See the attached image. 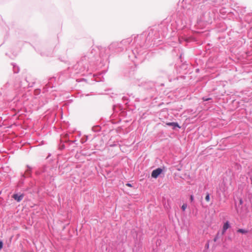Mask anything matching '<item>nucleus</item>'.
<instances>
[{
  "label": "nucleus",
  "mask_w": 252,
  "mask_h": 252,
  "mask_svg": "<svg viewBox=\"0 0 252 252\" xmlns=\"http://www.w3.org/2000/svg\"><path fill=\"white\" fill-rule=\"evenodd\" d=\"M141 35L137 36L135 39V42H132V39L130 37L125 39L121 42H114L111 43L107 48L106 52L107 54L114 55L123 51L124 49H126V54L128 59L133 63H135V60H139L142 61L143 59L142 56L144 51L145 48L144 42L145 39L141 43H139V41L142 39Z\"/></svg>",
  "instance_id": "1"
},
{
  "label": "nucleus",
  "mask_w": 252,
  "mask_h": 252,
  "mask_svg": "<svg viewBox=\"0 0 252 252\" xmlns=\"http://www.w3.org/2000/svg\"><path fill=\"white\" fill-rule=\"evenodd\" d=\"M207 0H191L190 5L187 8L186 14L191 20L197 17V22L203 25L211 24L214 18V13L211 9L206 10L202 3Z\"/></svg>",
  "instance_id": "2"
},
{
  "label": "nucleus",
  "mask_w": 252,
  "mask_h": 252,
  "mask_svg": "<svg viewBox=\"0 0 252 252\" xmlns=\"http://www.w3.org/2000/svg\"><path fill=\"white\" fill-rule=\"evenodd\" d=\"M86 57L87 56L82 57L81 60L73 66V69L76 71L75 73H82L89 70V63L86 62ZM90 70H92L91 67H90Z\"/></svg>",
  "instance_id": "3"
},
{
  "label": "nucleus",
  "mask_w": 252,
  "mask_h": 252,
  "mask_svg": "<svg viewBox=\"0 0 252 252\" xmlns=\"http://www.w3.org/2000/svg\"><path fill=\"white\" fill-rule=\"evenodd\" d=\"M99 49L98 48L92 47L85 54L84 56H86V62H87L89 64L94 62L98 57V53H99ZM90 67H91V64H90Z\"/></svg>",
  "instance_id": "4"
},
{
  "label": "nucleus",
  "mask_w": 252,
  "mask_h": 252,
  "mask_svg": "<svg viewBox=\"0 0 252 252\" xmlns=\"http://www.w3.org/2000/svg\"><path fill=\"white\" fill-rule=\"evenodd\" d=\"M55 80V78L52 77L49 79L48 83L45 85L43 88V93L47 92L49 91V89H52L54 87L52 82Z\"/></svg>",
  "instance_id": "5"
},
{
  "label": "nucleus",
  "mask_w": 252,
  "mask_h": 252,
  "mask_svg": "<svg viewBox=\"0 0 252 252\" xmlns=\"http://www.w3.org/2000/svg\"><path fill=\"white\" fill-rule=\"evenodd\" d=\"M162 171L163 169L160 167L156 168L152 172L151 176L152 178L156 179L160 174H161Z\"/></svg>",
  "instance_id": "6"
},
{
  "label": "nucleus",
  "mask_w": 252,
  "mask_h": 252,
  "mask_svg": "<svg viewBox=\"0 0 252 252\" xmlns=\"http://www.w3.org/2000/svg\"><path fill=\"white\" fill-rule=\"evenodd\" d=\"M23 193H14L12 195V197L18 202H20L24 198Z\"/></svg>",
  "instance_id": "7"
},
{
  "label": "nucleus",
  "mask_w": 252,
  "mask_h": 252,
  "mask_svg": "<svg viewBox=\"0 0 252 252\" xmlns=\"http://www.w3.org/2000/svg\"><path fill=\"white\" fill-rule=\"evenodd\" d=\"M166 125L172 126L173 129H175L176 128H181V126L177 122H167L166 123Z\"/></svg>",
  "instance_id": "8"
},
{
  "label": "nucleus",
  "mask_w": 252,
  "mask_h": 252,
  "mask_svg": "<svg viewBox=\"0 0 252 252\" xmlns=\"http://www.w3.org/2000/svg\"><path fill=\"white\" fill-rule=\"evenodd\" d=\"M27 169L24 174L25 175L26 178L30 177L32 176V168L28 165H27Z\"/></svg>",
  "instance_id": "9"
},
{
  "label": "nucleus",
  "mask_w": 252,
  "mask_h": 252,
  "mask_svg": "<svg viewBox=\"0 0 252 252\" xmlns=\"http://www.w3.org/2000/svg\"><path fill=\"white\" fill-rule=\"evenodd\" d=\"M76 142H77V140H76L71 141V140H70L69 139H65V143H68L69 145H71L72 144H75V145H74L73 146V148H75L78 145V143H76Z\"/></svg>",
  "instance_id": "10"
},
{
  "label": "nucleus",
  "mask_w": 252,
  "mask_h": 252,
  "mask_svg": "<svg viewBox=\"0 0 252 252\" xmlns=\"http://www.w3.org/2000/svg\"><path fill=\"white\" fill-rule=\"evenodd\" d=\"M12 65L13 66V70L14 73H17L19 71V67L15 63H12Z\"/></svg>",
  "instance_id": "11"
},
{
  "label": "nucleus",
  "mask_w": 252,
  "mask_h": 252,
  "mask_svg": "<svg viewBox=\"0 0 252 252\" xmlns=\"http://www.w3.org/2000/svg\"><path fill=\"white\" fill-rule=\"evenodd\" d=\"M183 39L184 40H185V41L186 42H189L191 40V37H180L179 38V40L180 41V42H181V39Z\"/></svg>",
  "instance_id": "12"
},
{
  "label": "nucleus",
  "mask_w": 252,
  "mask_h": 252,
  "mask_svg": "<svg viewBox=\"0 0 252 252\" xmlns=\"http://www.w3.org/2000/svg\"><path fill=\"white\" fill-rule=\"evenodd\" d=\"M101 130V127L99 126H95L92 127V130L95 132H99Z\"/></svg>",
  "instance_id": "13"
},
{
  "label": "nucleus",
  "mask_w": 252,
  "mask_h": 252,
  "mask_svg": "<svg viewBox=\"0 0 252 252\" xmlns=\"http://www.w3.org/2000/svg\"><path fill=\"white\" fill-rule=\"evenodd\" d=\"M230 227V225L229 222L228 221H226L223 225L222 228L227 230Z\"/></svg>",
  "instance_id": "14"
},
{
  "label": "nucleus",
  "mask_w": 252,
  "mask_h": 252,
  "mask_svg": "<svg viewBox=\"0 0 252 252\" xmlns=\"http://www.w3.org/2000/svg\"><path fill=\"white\" fill-rule=\"evenodd\" d=\"M237 232L238 233H240L243 234H247L248 232V231L247 230H246L245 229L243 228H239L237 229Z\"/></svg>",
  "instance_id": "15"
},
{
  "label": "nucleus",
  "mask_w": 252,
  "mask_h": 252,
  "mask_svg": "<svg viewBox=\"0 0 252 252\" xmlns=\"http://www.w3.org/2000/svg\"><path fill=\"white\" fill-rule=\"evenodd\" d=\"M26 178V176L24 174H21V177L19 181L20 184H23L24 183V180Z\"/></svg>",
  "instance_id": "16"
},
{
  "label": "nucleus",
  "mask_w": 252,
  "mask_h": 252,
  "mask_svg": "<svg viewBox=\"0 0 252 252\" xmlns=\"http://www.w3.org/2000/svg\"><path fill=\"white\" fill-rule=\"evenodd\" d=\"M10 84L9 82H7L5 85H4L1 89V90L3 91V93H4V91L6 90V88L9 86Z\"/></svg>",
  "instance_id": "17"
},
{
  "label": "nucleus",
  "mask_w": 252,
  "mask_h": 252,
  "mask_svg": "<svg viewBox=\"0 0 252 252\" xmlns=\"http://www.w3.org/2000/svg\"><path fill=\"white\" fill-rule=\"evenodd\" d=\"M88 140V136L85 135L81 139L80 142L82 144L85 143Z\"/></svg>",
  "instance_id": "18"
},
{
  "label": "nucleus",
  "mask_w": 252,
  "mask_h": 252,
  "mask_svg": "<svg viewBox=\"0 0 252 252\" xmlns=\"http://www.w3.org/2000/svg\"><path fill=\"white\" fill-rule=\"evenodd\" d=\"M123 102L126 104H127L128 102V98L127 96H123L122 98Z\"/></svg>",
  "instance_id": "19"
},
{
  "label": "nucleus",
  "mask_w": 252,
  "mask_h": 252,
  "mask_svg": "<svg viewBox=\"0 0 252 252\" xmlns=\"http://www.w3.org/2000/svg\"><path fill=\"white\" fill-rule=\"evenodd\" d=\"M220 232H218L214 238V241L217 242V240L220 238Z\"/></svg>",
  "instance_id": "20"
},
{
  "label": "nucleus",
  "mask_w": 252,
  "mask_h": 252,
  "mask_svg": "<svg viewBox=\"0 0 252 252\" xmlns=\"http://www.w3.org/2000/svg\"><path fill=\"white\" fill-rule=\"evenodd\" d=\"M41 91L40 89H36L34 91V94L35 95H38L40 94Z\"/></svg>",
  "instance_id": "21"
},
{
  "label": "nucleus",
  "mask_w": 252,
  "mask_h": 252,
  "mask_svg": "<svg viewBox=\"0 0 252 252\" xmlns=\"http://www.w3.org/2000/svg\"><path fill=\"white\" fill-rule=\"evenodd\" d=\"M205 200L207 202L210 201V194L209 192H207L205 196Z\"/></svg>",
  "instance_id": "22"
},
{
  "label": "nucleus",
  "mask_w": 252,
  "mask_h": 252,
  "mask_svg": "<svg viewBox=\"0 0 252 252\" xmlns=\"http://www.w3.org/2000/svg\"><path fill=\"white\" fill-rule=\"evenodd\" d=\"M187 207V204L186 203H184L182 205L181 207V209L182 211H185Z\"/></svg>",
  "instance_id": "23"
},
{
  "label": "nucleus",
  "mask_w": 252,
  "mask_h": 252,
  "mask_svg": "<svg viewBox=\"0 0 252 252\" xmlns=\"http://www.w3.org/2000/svg\"><path fill=\"white\" fill-rule=\"evenodd\" d=\"M202 99L204 101H209L210 100H211L212 99V98L211 97H203L202 98Z\"/></svg>",
  "instance_id": "24"
},
{
  "label": "nucleus",
  "mask_w": 252,
  "mask_h": 252,
  "mask_svg": "<svg viewBox=\"0 0 252 252\" xmlns=\"http://www.w3.org/2000/svg\"><path fill=\"white\" fill-rule=\"evenodd\" d=\"M65 146L64 144H61L60 145V150H63L65 148Z\"/></svg>",
  "instance_id": "25"
},
{
  "label": "nucleus",
  "mask_w": 252,
  "mask_h": 252,
  "mask_svg": "<svg viewBox=\"0 0 252 252\" xmlns=\"http://www.w3.org/2000/svg\"><path fill=\"white\" fill-rule=\"evenodd\" d=\"M189 200L191 202H192L194 201V196L192 194H191L189 196Z\"/></svg>",
  "instance_id": "26"
},
{
  "label": "nucleus",
  "mask_w": 252,
  "mask_h": 252,
  "mask_svg": "<svg viewBox=\"0 0 252 252\" xmlns=\"http://www.w3.org/2000/svg\"><path fill=\"white\" fill-rule=\"evenodd\" d=\"M3 246V243L2 240H0V251L2 249Z\"/></svg>",
  "instance_id": "27"
},
{
  "label": "nucleus",
  "mask_w": 252,
  "mask_h": 252,
  "mask_svg": "<svg viewBox=\"0 0 252 252\" xmlns=\"http://www.w3.org/2000/svg\"><path fill=\"white\" fill-rule=\"evenodd\" d=\"M126 185L128 187H132V184H131L130 183H127L126 184Z\"/></svg>",
  "instance_id": "28"
},
{
  "label": "nucleus",
  "mask_w": 252,
  "mask_h": 252,
  "mask_svg": "<svg viewBox=\"0 0 252 252\" xmlns=\"http://www.w3.org/2000/svg\"><path fill=\"white\" fill-rule=\"evenodd\" d=\"M226 230H225V229H224L223 228H222V231H221V235H223L224 234V233H225Z\"/></svg>",
  "instance_id": "29"
},
{
  "label": "nucleus",
  "mask_w": 252,
  "mask_h": 252,
  "mask_svg": "<svg viewBox=\"0 0 252 252\" xmlns=\"http://www.w3.org/2000/svg\"><path fill=\"white\" fill-rule=\"evenodd\" d=\"M209 243L208 242V243H207L206 244V245H205V248H206V249H208V248H209Z\"/></svg>",
  "instance_id": "30"
},
{
  "label": "nucleus",
  "mask_w": 252,
  "mask_h": 252,
  "mask_svg": "<svg viewBox=\"0 0 252 252\" xmlns=\"http://www.w3.org/2000/svg\"><path fill=\"white\" fill-rule=\"evenodd\" d=\"M240 203L241 204H242L243 203V201H242V199H241V200H240Z\"/></svg>",
  "instance_id": "31"
},
{
  "label": "nucleus",
  "mask_w": 252,
  "mask_h": 252,
  "mask_svg": "<svg viewBox=\"0 0 252 252\" xmlns=\"http://www.w3.org/2000/svg\"><path fill=\"white\" fill-rule=\"evenodd\" d=\"M182 57V54H181V55L180 56V58L181 59Z\"/></svg>",
  "instance_id": "32"
},
{
  "label": "nucleus",
  "mask_w": 252,
  "mask_h": 252,
  "mask_svg": "<svg viewBox=\"0 0 252 252\" xmlns=\"http://www.w3.org/2000/svg\"><path fill=\"white\" fill-rule=\"evenodd\" d=\"M50 156H51V154H49L48 156L47 157V158H48Z\"/></svg>",
  "instance_id": "33"
},
{
  "label": "nucleus",
  "mask_w": 252,
  "mask_h": 252,
  "mask_svg": "<svg viewBox=\"0 0 252 252\" xmlns=\"http://www.w3.org/2000/svg\"><path fill=\"white\" fill-rule=\"evenodd\" d=\"M14 87H15V88H18V87H16V86H14Z\"/></svg>",
  "instance_id": "34"
}]
</instances>
